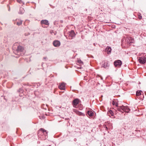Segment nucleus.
<instances>
[{
	"label": "nucleus",
	"instance_id": "obj_22",
	"mask_svg": "<svg viewBox=\"0 0 146 146\" xmlns=\"http://www.w3.org/2000/svg\"><path fill=\"white\" fill-rule=\"evenodd\" d=\"M73 111L74 112H75L76 114H77V113L78 111V110L75 109H73Z\"/></svg>",
	"mask_w": 146,
	"mask_h": 146
},
{
	"label": "nucleus",
	"instance_id": "obj_3",
	"mask_svg": "<svg viewBox=\"0 0 146 146\" xmlns=\"http://www.w3.org/2000/svg\"><path fill=\"white\" fill-rule=\"evenodd\" d=\"M38 137L41 139L45 140L48 137V133L46 131L41 128L38 131L37 133Z\"/></svg>",
	"mask_w": 146,
	"mask_h": 146
},
{
	"label": "nucleus",
	"instance_id": "obj_15",
	"mask_svg": "<svg viewBox=\"0 0 146 146\" xmlns=\"http://www.w3.org/2000/svg\"><path fill=\"white\" fill-rule=\"evenodd\" d=\"M25 12V10L24 8L22 7H21L20 8L19 11V13L20 14H23Z\"/></svg>",
	"mask_w": 146,
	"mask_h": 146
},
{
	"label": "nucleus",
	"instance_id": "obj_7",
	"mask_svg": "<svg viewBox=\"0 0 146 146\" xmlns=\"http://www.w3.org/2000/svg\"><path fill=\"white\" fill-rule=\"evenodd\" d=\"M80 100L78 98H76L72 102V104L74 107L76 108L77 105L79 104Z\"/></svg>",
	"mask_w": 146,
	"mask_h": 146
},
{
	"label": "nucleus",
	"instance_id": "obj_14",
	"mask_svg": "<svg viewBox=\"0 0 146 146\" xmlns=\"http://www.w3.org/2000/svg\"><path fill=\"white\" fill-rule=\"evenodd\" d=\"M15 21H17L16 25L18 26H20L22 24L23 21L20 19H16Z\"/></svg>",
	"mask_w": 146,
	"mask_h": 146
},
{
	"label": "nucleus",
	"instance_id": "obj_9",
	"mask_svg": "<svg viewBox=\"0 0 146 146\" xmlns=\"http://www.w3.org/2000/svg\"><path fill=\"white\" fill-rule=\"evenodd\" d=\"M114 64L115 67H120L122 64L121 61L120 60H115L114 62Z\"/></svg>",
	"mask_w": 146,
	"mask_h": 146
},
{
	"label": "nucleus",
	"instance_id": "obj_23",
	"mask_svg": "<svg viewBox=\"0 0 146 146\" xmlns=\"http://www.w3.org/2000/svg\"><path fill=\"white\" fill-rule=\"evenodd\" d=\"M138 18L140 19H142V16L141 15V14L140 13H139L138 14Z\"/></svg>",
	"mask_w": 146,
	"mask_h": 146
},
{
	"label": "nucleus",
	"instance_id": "obj_18",
	"mask_svg": "<svg viewBox=\"0 0 146 146\" xmlns=\"http://www.w3.org/2000/svg\"><path fill=\"white\" fill-rule=\"evenodd\" d=\"M141 91L140 90L139 91H137L136 92V95L137 96H139L141 95Z\"/></svg>",
	"mask_w": 146,
	"mask_h": 146
},
{
	"label": "nucleus",
	"instance_id": "obj_6",
	"mask_svg": "<svg viewBox=\"0 0 146 146\" xmlns=\"http://www.w3.org/2000/svg\"><path fill=\"white\" fill-rule=\"evenodd\" d=\"M138 61L141 64H144L146 62V58L145 57L139 58Z\"/></svg>",
	"mask_w": 146,
	"mask_h": 146
},
{
	"label": "nucleus",
	"instance_id": "obj_19",
	"mask_svg": "<svg viewBox=\"0 0 146 146\" xmlns=\"http://www.w3.org/2000/svg\"><path fill=\"white\" fill-rule=\"evenodd\" d=\"M77 114L80 116H84L85 115L83 113L79 111L77 113Z\"/></svg>",
	"mask_w": 146,
	"mask_h": 146
},
{
	"label": "nucleus",
	"instance_id": "obj_12",
	"mask_svg": "<svg viewBox=\"0 0 146 146\" xmlns=\"http://www.w3.org/2000/svg\"><path fill=\"white\" fill-rule=\"evenodd\" d=\"M58 88L61 90H64L65 89V84L64 83H61L58 86Z\"/></svg>",
	"mask_w": 146,
	"mask_h": 146
},
{
	"label": "nucleus",
	"instance_id": "obj_11",
	"mask_svg": "<svg viewBox=\"0 0 146 146\" xmlns=\"http://www.w3.org/2000/svg\"><path fill=\"white\" fill-rule=\"evenodd\" d=\"M102 67H103L105 68L108 69L110 66V64L108 62H106L104 61H103L102 62Z\"/></svg>",
	"mask_w": 146,
	"mask_h": 146
},
{
	"label": "nucleus",
	"instance_id": "obj_25",
	"mask_svg": "<svg viewBox=\"0 0 146 146\" xmlns=\"http://www.w3.org/2000/svg\"><path fill=\"white\" fill-rule=\"evenodd\" d=\"M17 2L19 3H23V2L21 0H16Z\"/></svg>",
	"mask_w": 146,
	"mask_h": 146
},
{
	"label": "nucleus",
	"instance_id": "obj_20",
	"mask_svg": "<svg viewBox=\"0 0 146 146\" xmlns=\"http://www.w3.org/2000/svg\"><path fill=\"white\" fill-rule=\"evenodd\" d=\"M18 92H23V89L22 88H20L19 90H17Z\"/></svg>",
	"mask_w": 146,
	"mask_h": 146
},
{
	"label": "nucleus",
	"instance_id": "obj_27",
	"mask_svg": "<svg viewBox=\"0 0 146 146\" xmlns=\"http://www.w3.org/2000/svg\"><path fill=\"white\" fill-rule=\"evenodd\" d=\"M60 23H63V21H62V20H61V21H60Z\"/></svg>",
	"mask_w": 146,
	"mask_h": 146
},
{
	"label": "nucleus",
	"instance_id": "obj_28",
	"mask_svg": "<svg viewBox=\"0 0 146 146\" xmlns=\"http://www.w3.org/2000/svg\"><path fill=\"white\" fill-rule=\"evenodd\" d=\"M93 45L94 46H96V44L95 43H94L93 44Z\"/></svg>",
	"mask_w": 146,
	"mask_h": 146
},
{
	"label": "nucleus",
	"instance_id": "obj_13",
	"mask_svg": "<svg viewBox=\"0 0 146 146\" xmlns=\"http://www.w3.org/2000/svg\"><path fill=\"white\" fill-rule=\"evenodd\" d=\"M105 50L108 54H110L111 53V48L109 46H107L106 47Z\"/></svg>",
	"mask_w": 146,
	"mask_h": 146
},
{
	"label": "nucleus",
	"instance_id": "obj_8",
	"mask_svg": "<svg viewBox=\"0 0 146 146\" xmlns=\"http://www.w3.org/2000/svg\"><path fill=\"white\" fill-rule=\"evenodd\" d=\"M69 38L70 39H72L76 35V34L74 30H72L69 32Z\"/></svg>",
	"mask_w": 146,
	"mask_h": 146
},
{
	"label": "nucleus",
	"instance_id": "obj_16",
	"mask_svg": "<svg viewBox=\"0 0 146 146\" xmlns=\"http://www.w3.org/2000/svg\"><path fill=\"white\" fill-rule=\"evenodd\" d=\"M88 114L90 117L93 116L94 115V113L91 111H87Z\"/></svg>",
	"mask_w": 146,
	"mask_h": 146
},
{
	"label": "nucleus",
	"instance_id": "obj_21",
	"mask_svg": "<svg viewBox=\"0 0 146 146\" xmlns=\"http://www.w3.org/2000/svg\"><path fill=\"white\" fill-rule=\"evenodd\" d=\"M109 113L112 116H113V113L111 110H110L109 111Z\"/></svg>",
	"mask_w": 146,
	"mask_h": 146
},
{
	"label": "nucleus",
	"instance_id": "obj_2",
	"mask_svg": "<svg viewBox=\"0 0 146 146\" xmlns=\"http://www.w3.org/2000/svg\"><path fill=\"white\" fill-rule=\"evenodd\" d=\"M112 104L113 105H115L116 106L115 108L117 110L123 113L122 111L126 113H128L130 110V109L127 106H125L123 105L122 106H118L117 103L115 101H113L112 103Z\"/></svg>",
	"mask_w": 146,
	"mask_h": 146
},
{
	"label": "nucleus",
	"instance_id": "obj_26",
	"mask_svg": "<svg viewBox=\"0 0 146 146\" xmlns=\"http://www.w3.org/2000/svg\"><path fill=\"white\" fill-rule=\"evenodd\" d=\"M46 58H47L46 57H44L43 58V59L44 60H46Z\"/></svg>",
	"mask_w": 146,
	"mask_h": 146
},
{
	"label": "nucleus",
	"instance_id": "obj_4",
	"mask_svg": "<svg viewBox=\"0 0 146 146\" xmlns=\"http://www.w3.org/2000/svg\"><path fill=\"white\" fill-rule=\"evenodd\" d=\"M125 41L128 44L131 45L132 43H134L135 41L133 38L131 37H129L126 38Z\"/></svg>",
	"mask_w": 146,
	"mask_h": 146
},
{
	"label": "nucleus",
	"instance_id": "obj_5",
	"mask_svg": "<svg viewBox=\"0 0 146 146\" xmlns=\"http://www.w3.org/2000/svg\"><path fill=\"white\" fill-rule=\"evenodd\" d=\"M40 24L42 27L44 28L46 27L44 26V25H49V23L48 21L47 20H42L40 21Z\"/></svg>",
	"mask_w": 146,
	"mask_h": 146
},
{
	"label": "nucleus",
	"instance_id": "obj_24",
	"mask_svg": "<svg viewBox=\"0 0 146 146\" xmlns=\"http://www.w3.org/2000/svg\"><path fill=\"white\" fill-rule=\"evenodd\" d=\"M104 128L105 129V130H108V128L106 125H104Z\"/></svg>",
	"mask_w": 146,
	"mask_h": 146
},
{
	"label": "nucleus",
	"instance_id": "obj_1",
	"mask_svg": "<svg viewBox=\"0 0 146 146\" xmlns=\"http://www.w3.org/2000/svg\"><path fill=\"white\" fill-rule=\"evenodd\" d=\"M13 49L14 53L19 56H23L25 53V52L24 47L19 44L18 45L17 43L14 44Z\"/></svg>",
	"mask_w": 146,
	"mask_h": 146
},
{
	"label": "nucleus",
	"instance_id": "obj_10",
	"mask_svg": "<svg viewBox=\"0 0 146 146\" xmlns=\"http://www.w3.org/2000/svg\"><path fill=\"white\" fill-rule=\"evenodd\" d=\"M53 45L56 47H58L60 46V42L59 40H56L53 42Z\"/></svg>",
	"mask_w": 146,
	"mask_h": 146
},
{
	"label": "nucleus",
	"instance_id": "obj_17",
	"mask_svg": "<svg viewBox=\"0 0 146 146\" xmlns=\"http://www.w3.org/2000/svg\"><path fill=\"white\" fill-rule=\"evenodd\" d=\"M77 63H78L79 65L81 66L83 65V62L80 59H78Z\"/></svg>",
	"mask_w": 146,
	"mask_h": 146
}]
</instances>
